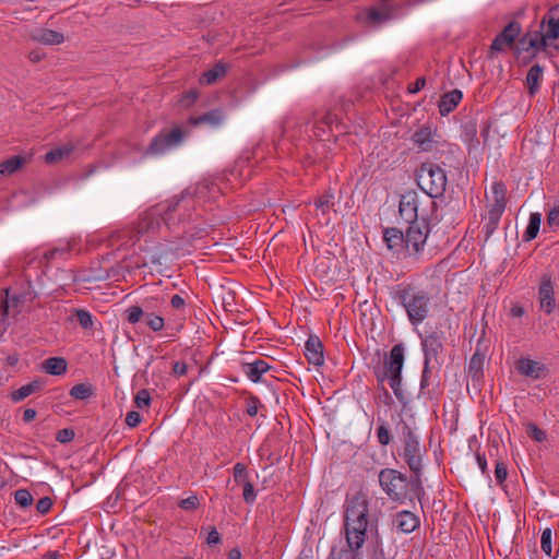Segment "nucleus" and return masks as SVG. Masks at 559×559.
Listing matches in <instances>:
<instances>
[{"mask_svg": "<svg viewBox=\"0 0 559 559\" xmlns=\"http://www.w3.org/2000/svg\"><path fill=\"white\" fill-rule=\"evenodd\" d=\"M419 206L420 200L416 192L409 191L401 197L399 213L409 226L406 234L396 228H386V260L407 262L424 249L429 228L427 214Z\"/></svg>", "mask_w": 559, "mask_h": 559, "instance_id": "obj_1", "label": "nucleus"}, {"mask_svg": "<svg viewBox=\"0 0 559 559\" xmlns=\"http://www.w3.org/2000/svg\"><path fill=\"white\" fill-rule=\"evenodd\" d=\"M210 190L206 182L198 183L193 191L190 188L176 195L164 204H158L145 211L134 225V236L136 240L143 237L152 238L156 235L163 225L169 227L175 224L174 214L178 213V221H186L191 217L190 211L194 206V197L200 199Z\"/></svg>", "mask_w": 559, "mask_h": 559, "instance_id": "obj_2", "label": "nucleus"}, {"mask_svg": "<svg viewBox=\"0 0 559 559\" xmlns=\"http://www.w3.org/2000/svg\"><path fill=\"white\" fill-rule=\"evenodd\" d=\"M360 322L366 329L367 348L364 357L369 371L377 379V393L374 402L378 408L384 403V317L381 310L373 306L361 312Z\"/></svg>", "mask_w": 559, "mask_h": 559, "instance_id": "obj_3", "label": "nucleus"}, {"mask_svg": "<svg viewBox=\"0 0 559 559\" xmlns=\"http://www.w3.org/2000/svg\"><path fill=\"white\" fill-rule=\"evenodd\" d=\"M293 123V119L285 118L282 123V132L286 134ZM295 127L299 133L302 132L308 139L323 141L333 131V124L340 133H344L346 130L345 124L341 121L338 114L334 108H326L323 111L314 110L312 114L302 117L298 121H294Z\"/></svg>", "mask_w": 559, "mask_h": 559, "instance_id": "obj_4", "label": "nucleus"}, {"mask_svg": "<svg viewBox=\"0 0 559 559\" xmlns=\"http://www.w3.org/2000/svg\"><path fill=\"white\" fill-rule=\"evenodd\" d=\"M546 48H559V17H550L540 24V29L526 33L519 41V51L535 55Z\"/></svg>", "mask_w": 559, "mask_h": 559, "instance_id": "obj_5", "label": "nucleus"}, {"mask_svg": "<svg viewBox=\"0 0 559 559\" xmlns=\"http://www.w3.org/2000/svg\"><path fill=\"white\" fill-rule=\"evenodd\" d=\"M362 175L359 180L367 189V195L377 198L378 193L384 189V158L381 152H372L361 164Z\"/></svg>", "mask_w": 559, "mask_h": 559, "instance_id": "obj_6", "label": "nucleus"}, {"mask_svg": "<svg viewBox=\"0 0 559 559\" xmlns=\"http://www.w3.org/2000/svg\"><path fill=\"white\" fill-rule=\"evenodd\" d=\"M404 360L405 348L402 344H397L391 349L389 361L386 360V377L396 399L403 405L407 404L411 400V393L402 383L401 372Z\"/></svg>", "mask_w": 559, "mask_h": 559, "instance_id": "obj_7", "label": "nucleus"}, {"mask_svg": "<svg viewBox=\"0 0 559 559\" xmlns=\"http://www.w3.org/2000/svg\"><path fill=\"white\" fill-rule=\"evenodd\" d=\"M417 181L429 198H438L444 192L448 179L444 169L439 165L424 163L418 170Z\"/></svg>", "mask_w": 559, "mask_h": 559, "instance_id": "obj_8", "label": "nucleus"}, {"mask_svg": "<svg viewBox=\"0 0 559 559\" xmlns=\"http://www.w3.org/2000/svg\"><path fill=\"white\" fill-rule=\"evenodd\" d=\"M189 131L182 126H175L168 130L162 129L151 141L148 146L145 148L144 156H158L166 152L181 145L186 136L189 135Z\"/></svg>", "mask_w": 559, "mask_h": 559, "instance_id": "obj_9", "label": "nucleus"}, {"mask_svg": "<svg viewBox=\"0 0 559 559\" xmlns=\"http://www.w3.org/2000/svg\"><path fill=\"white\" fill-rule=\"evenodd\" d=\"M400 299L413 324H419L427 318L430 305L427 294L414 289H403Z\"/></svg>", "mask_w": 559, "mask_h": 559, "instance_id": "obj_10", "label": "nucleus"}, {"mask_svg": "<svg viewBox=\"0 0 559 559\" xmlns=\"http://www.w3.org/2000/svg\"><path fill=\"white\" fill-rule=\"evenodd\" d=\"M402 435L404 440L403 457L412 471L418 472L421 467L423 454L418 436L406 425L403 426Z\"/></svg>", "mask_w": 559, "mask_h": 559, "instance_id": "obj_11", "label": "nucleus"}, {"mask_svg": "<svg viewBox=\"0 0 559 559\" xmlns=\"http://www.w3.org/2000/svg\"><path fill=\"white\" fill-rule=\"evenodd\" d=\"M520 33V25L516 22H510L492 40L489 50L490 57H493L496 53L506 51L508 48H511Z\"/></svg>", "mask_w": 559, "mask_h": 559, "instance_id": "obj_12", "label": "nucleus"}, {"mask_svg": "<svg viewBox=\"0 0 559 559\" xmlns=\"http://www.w3.org/2000/svg\"><path fill=\"white\" fill-rule=\"evenodd\" d=\"M441 348V342L435 335H429L423 341V350L425 355L423 382L427 379V374L431 369L438 368L441 365L438 357Z\"/></svg>", "mask_w": 559, "mask_h": 559, "instance_id": "obj_13", "label": "nucleus"}, {"mask_svg": "<svg viewBox=\"0 0 559 559\" xmlns=\"http://www.w3.org/2000/svg\"><path fill=\"white\" fill-rule=\"evenodd\" d=\"M226 120V112L223 108H214L199 116H190L186 124L192 128L209 127L216 129Z\"/></svg>", "mask_w": 559, "mask_h": 559, "instance_id": "obj_14", "label": "nucleus"}, {"mask_svg": "<svg viewBox=\"0 0 559 559\" xmlns=\"http://www.w3.org/2000/svg\"><path fill=\"white\" fill-rule=\"evenodd\" d=\"M386 475V496L393 501L403 502L407 497L408 483L404 475L390 469Z\"/></svg>", "mask_w": 559, "mask_h": 559, "instance_id": "obj_15", "label": "nucleus"}, {"mask_svg": "<svg viewBox=\"0 0 559 559\" xmlns=\"http://www.w3.org/2000/svg\"><path fill=\"white\" fill-rule=\"evenodd\" d=\"M368 502L364 495L357 493L345 502L344 521L368 519Z\"/></svg>", "mask_w": 559, "mask_h": 559, "instance_id": "obj_16", "label": "nucleus"}, {"mask_svg": "<svg viewBox=\"0 0 559 559\" xmlns=\"http://www.w3.org/2000/svg\"><path fill=\"white\" fill-rule=\"evenodd\" d=\"M538 298L540 309L544 310L547 314H550L556 307V300L554 284L549 275H544L542 277L538 289Z\"/></svg>", "mask_w": 559, "mask_h": 559, "instance_id": "obj_17", "label": "nucleus"}, {"mask_svg": "<svg viewBox=\"0 0 559 559\" xmlns=\"http://www.w3.org/2000/svg\"><path fill=\"white\" fill-rule=\"evenodd\" d=\"M323 344L319 336L309 335L305 344V356L309 364L320 367L324 362Z\"/></svg>", "mask_w": 559, "mask_h": 559, "instance_id": "obj_18", "label": "nucleus"}, {"mask_svg": "<svg viewBox=\"0 0 559 559\" xmlns=\"http://www.w3.org/2000/svg\"><path fill=\"white\" fill-rule=\"evenodd\" d=\"M242 372L253 382H263L262 376L272 370L273 367L264 359H255L252 362H243L241 365Z\"/></svg>", "mask_w": 559, "mask_h": 559, "instance_id": "obj_19", "label": "nucleus"}, {"mask_svg": "<svg viewBox=\"0 0 559 559\" xmlns=\"http://www.w3.org/2000/svg\"><path fill=\"white\" fill-rule=\"evenodd\" d=\"M419 518L406 510L399 512L393 520V525L397 531L405 534L414 532L419 526Z\"/></svg>", "mask_w": 559, "mask_h": 559, "instance_id": "obj_20", "label": "nucleus"}, {"mask_svg": "<svg viewBox=\"0 0 559 559\" xmlns=\"http://www.w3.org/2000/svg\"><path fill=\"white\" fill-rule=\"evenodd\" d=\"M516 369L520 374L533 379L542 378L546 371L543 364L530 358H520L516 364Z\"/></svg>", "mask_w": 559, "mask_h": 559, "instance_id": "obj_21", "label": "nucleus"}, {"mask_svg": "<svg viewBox=\"0 0 559 559\" xmlns=\"http://www.w3.org/2000/svg\"><path fill=\"white\" fill-rule=\"evenodd\" d=\"M45 385H46V381L43 378L37 377L29 383L22 385L20 389L13 391L10 394V397L15 403L21 402V401L25 400L26 397H28L29 395L43 391Z\"/></svg>", "mask_w": 559, "mask_h": 559, "instance_id": "obj_22", "label": "nucleus"}, {"mask_svg": "<svg viewBox=\"0 0 559 559\" xmlns=\"http://www.w3.org/2000/svg\"><path fill=\"white\" fill-rule=\"evenodd\" d=\"M435 136V129L429 124L419 127L413 134L414 144L421 151H428L431 147Z\"/></svg>", "mask_w": 559, "mask_h": 559, "instance_id": "obj_23", "label": "nucleus"}, {"mask_svg": "<svg viewBox=\"0 0 559 559\" xmlns=\"http://www.w3.org/2000/svg\"><path fill=\"white\" fill-rule=\"evenodd\" d=\"M491 193L493 197L495 204L490 210V217L495 221H499L500 216L504 211V187L502 183H493L491 186Z\"/></svg>", "mask_w": 559, "mask_h": 559, "instance_id": "obj_24", "label": "nucleus"}, {"mask_svg": "<svg viewBox=\"0 0 559 559\" xmlns=\"http://www.w3.org/2000/svg\"><path fill=\"white\" fill-rule=\"evenodd\" d=\"M463 94L460 90H453L445 93L439 102V111L441 116H447L460 104Z\"/></svg>", "mask_w": 559, "mask_h": 559, "instance_id": "obj_25", "label": "nucleus"}, {"mask_svg": "<svg viewBox=\"0 0 559 559\" xmlns=\"http://www.w3.org/2000/svg\"><path fill=\"white\" fill-rule=\"evenodd\" d=\"M32 39L44 45H58L63 43L64 36L53 29L40 28L33 33Z\"/></svg>", "mask_w": 559, "mask_h": 559, "instance_id": "obj_26", "label": "nucleus"}, {"mask_svg": "<svg viewBox=\"0 0 559 559\" xmlns=\"http://www.w3.org/2000/svg\"><path fill=\"white\" fill-rule=\"evenodd\" d=\"M227 73V64L225 62H216L211 69L203 72L200 76V83L211 85L224 78Z\"/></svg>", "mask_w": 559, "mask_h": 559, "instance_id": "obj_27", "label": "nucleus"}, {"mask_svg": "<svg viewBox=\"0 0 559 559\" xmlns=\"http://www.w3.org/2000/svg\"><path fill=\"white\" fill-rule=\"evenodd\" d=\"M43 369L51 376L64 374L68 370V362L63 357H49L43 362Z\"/></svg>", "mask_w": 559, "mask_h": 559, "instance_id": "obj_28", "label": "nucleus"}, {"mask_svg": "<svg viewBox=\"0 0 559 559\" xmlns=\"http://www.w3.org/2000/svg\"><path fill=\"white\" fill-rule=\"evenodd\" d=\"M347 546L350 549H359L366 538L367 528H357L354 526L344 527Z\"/></svg>", "mask_w": 559, "mask_h": 559, "instance_id": "obj_29", "label": "nucleus"}, {"mask_svg": "<svg viewBox=\"0 0 559 559\" xmlns=\"http://www.w3.org/2000/svg\"><path fill=\"white\" fill-rule=\"evenodd\" d=\"M26 159L21 155H14L10 158L0 163V175L1 176H10L17 171L24 164Z\"/></svg>", "mask_w": 559, "mask_h": 559, "instance_id": "obj_30", "label": "nucleus"}, {"mask_svg": "<svg viewBox=\"0 0 559 559\" xmlns=\"http://www.w3.org/2000/svg\"><path fill=\"white\" fill-rule=\"evenodd\" d=\"M542 78L543 68L540 66L535 64L528 70L526 75V83L531 95H534L538 91Z\"/></svg>", "mask_w": 559, "mask_h": 559, "instance_id": "obj_31", "label": "nucleus"}, {"mask_svg": "<svg viewBox=\"0 0 559 559\" xmlns=\"http://www.w3.org/2000/svg\"><path fill=\"white\" fill-rule=\"evenodd\" d=\"M314 206L323 215L328 214L334 206V193L331 190L325 191L313 201Z\"/></svg>", "mask_w": 559, "mask_h": 559, "instance_id": "obj_32", "label": "nucleus"}, {"mask_svg": "<svg viewBox=\"0 0 559 559\" xmlns=\"http://www.w3.org/2000/svg\"><path fill=\"white\" fill-rule=\"evenodd\" d=\"M72 152L73 147L71 145L52 148L45 154L44 159L47 164H55L62 160L64 157H69Z\"/></svg>", "mask_w": 559, "mask_h": 559, "instance_id": "obj_33", "label": "nucleus"}, {"mask_svg": "<svg viewBox=\"0 0 559 559\" xmlns=\"http://www.w3.org/2000/svg\"><path fill=\"white\" fill-rule=\"evenodd\" d=\"M540 224H542V214L537 213V212L531 213L528 225L523 235L525 241H531L534 238H536V236L539 231V228H540Z\"/></svg>", "mask_w": 559, "mask_h": 559, "instance_id": "obj_34", "label": "nucleus"}, {"mask_svg": "<svg viewBox=\"0 0 559 559\" xmlns=\"http://www.w3.org/2000/svg\"><path fill=\"white\" fill-rule=\"evenodd\" d=\"M75 319L79 325L85 330H92L94 325L93 316L88 310L85 309H75L70 320Z\"/></svg>", "mask_w": 559, "mask_h": 559, "instance_id": "obj_35", "label": "nucleus"}, {"mask_svg": "<svg viewBox=\"0 0 559 559\" xmlns=\"http://www.w3.org/2000/svg\"><path fill=\"white\" fill-rule=\"evenodd\" d=\"M94 388L90 383H78L70 390V395L75 400H87L94 395Z\"/></svg>", "mask_w": 559, "mask_h": 559, "instance_id": "obj_36", "label": "nucleus"}, {"mask_svg": "<svg viewBox=\"0 0 559 559\" xmlns=\"http://www.w3.org/2000/svg\"><path fill=\"white\" fill-rule=\"evenodd\" d=\"M14 501L21 509H27L33 506L34 498L28 489H17L14 491Z\"/></svg>", "mask_w": 559, "mask_h": 559, "instance_id": "obj_37", "label": "nucleus"}, {"mask_svg": "<svg viewBox=\"0 0 559 559\" xmlns=\"http://www.w3.org/2000/svg\"><path fill=\"white\" fill-rule=\"evenodd\" d=\"M364 20L368 25L380 26L384 21V11L371 8L365 12Z\"/></svg>", "mask_w": 559, "mask_h": 559, "instance_id": "obj_38", "label": "nucleus"}, {"mask_svg": "<svg viewBox=\"0 0 559 559\" xmlns=\"http://www.w3.org/2000/svg\"><path fill=\"white\" fill-rule=\"evenodd\" d=\"M551 539H552V532H551V528L546 527V528L542 532V536H540V548H542V551H543L546 556H548V557H551V554H552Z\"/></svg>", "mask_w": 559, "mask_h": 559, "instance_id": "obj_39", "label": "nucleus"}, {"mask_svg": "<svg viewBox=\"0 0 559 559\" xmlns=\"http://www.w3.org/2000/svg\"><path fill=\"white\" fill-rule=\"evenodd\" d=\"M145 318V323L153 332H159L165 326V320L162 316L156 313H151Z\"/></svg>", "mask_w": 559, "mask_h": 559, "instance_id": "obj_40", "label": "nucleus"}, {"mask_svg": "<svg viewBox=\"0 0 559 559\" xmlns=\"http://www.w3.org/2000/svg\"><path fill=\"white\" fill-rule=\"evenodd\" d=\"M134 404L138 408H146L151 405V394L147 389H141L134 396Z\"/></svg>", "mask_w": 559, "mask_h": 559, "instance_id": "obj_41", "label": "nucleus"}, {"mask_svg": "<svg viewBox=\"0 0 559 559\" xmlns=\"http://www.w3.org/2000/svg\"><path fill=\"white\" fill-rule=\"evenodd\" d=\"M142 318H144L143 309H142V307H140L138 305L130 306L126 310V320L131 324H135V323L140 322V320Z\"/></svg>", "mask_w": 559, "mask_h": 559, "instance_id": "obj_42", "label": "nucleus"}, {"mask_svg": "<svg viewBox=\"0 0 559 559\" xmlns=\"http://www.w3.org/2000/svg\"><path fill=\"white\" fill-rule=\"evenodd\" d=\"M199 96V91L192 88L181 94L179 103L181 104L182 107L189 108L198 100Z\"/></svg>", "mask_w": 559, "mask_h": 559, "instance_id": "obj_43", "label": "nucleus"}, {"mask_svg": "<svg viewBox=\"0 0 559 559\" xmlns=\"http://www.w3.org/2000/svg\"><path fill=\"white\" fill-rule=\"evenodd\" d=\"M259 407H263L260 399L255 395H250L248 399H247V408H246V413L250 416V417H254L257 416L258 414V411H259Z\"/></svg>", "mask_w": 559, "mask_h": 559, "instance_id": "obj_44", "label": "nucleus"}, {"mask_svg": "<svg viewBox=\"0 0 559 559\" xmlns=\"http://www.w3.org/2000/svg\"><path fill=\"white\" fill-rule=\"evenodd\" d=\"M526 432L527 435L535 440L536 442H543L546 439V433L542 429H539L535 424L527 423L526 424Z\"/></svg>", "mask_w": 559, "mask_h": 559, "instance_id": "obj_45", "label": "nucleus"}, {"mask_svg": "<svg viewBox=\"0 0 559 559\" xmlns=\"http://www.w3.org/2000/svg\"><path fill=\"white\" fill-rule=\"evenodd\" d=\"M242 497L248 504H252L257 499V491L250 480L243 483Z\"/></svg>", "mask_w": 559, "mask_h": 559, "instance_id": "obj_46", "label": "nucleus"}, {"mask_svg": "<svg viewBox=\"0 0 559 559\" xmlns=\"http://www.w3.org/2000/svg\"><path fill=\"white\" fill-rule=\"evenodd\" d=\"M234 479L236 483H245L248 479L247 466L242 463H236L233 467Z\"/></svg>", "mask_w": 559, "mask_h": 559, "instance_id": "obj_47", "label": "nucleus"}, {"mask_svg": "<svg viewBox=\"0 0 559 559\" xmlns=\"http://www.w3.org/2000/svg\"><path fill=\"white\" fill-rule=\"evenodd\" d=\"M178 506L185 511H193L199 508L200 501L198 496L192 495L186 499L180 500Z\"/></svg>", "mask_w": 559, "mask_h": 559, "instance_id": "obj_48", "label": "nucleus"}, {"mask_svg": "<svg viewBox=\"0 0 559 559\" xmlns=\"http://www.w3.org/2000/svg\"><path fill=\"white\" fill-rule=\"evenodd\" d=\"M75 437V432L72 428H63L57 431L56 440L62 444L71 442Z\"/></svg>", "mask_w": 559, "mask_h": 559, "instance_id": "obj_49", "label": "nucleus"}, {"mask_svg": "<svg viewBox=\"0 0 559 559\" xmlns=\"http://www.w3.org/2000/svg\"><path fill=\"white\" fill-rule=\"evenodd\" d=\"M53 501L50 497H43L36 503V510L40 515L47 514L52 508Z\"/></svg>", "mask_w": 559, "mask_h": 559, "instance_id": "obj_50", "label": "nucleus"}, {"mask_svg": "<svg viewBox=\"0 0 559 559\" xmlns=\"http://www.w3.org/2000/svg\"><path fill=\"white\" fill-rule=\"evenodd\" d=\"M141 420H142V416L139 412L136 411H130L127 413L126 415V424L130 427V428H135L138 427L140 424H141Z\"/></svg>", "mask_w": 559, "mask_h": 559, "instance_id": "obj_51", "label": "nucleus"}, {"mask_svg": "<svg viewBox=\"0 0 559 559\" xmlns=\"http://www.w3.org/2000/svg\"><path fill=\"white\" fill-rule=\"evenodd\" d=\"M547 224L551 228H557L559 226V204L555 205L547 215Z\"/></svg>", "mask_w": 559, "mask_h": 559, "instance_id": "obj_52", "label": "nucleus"}, {"mask_svg": "<svg viewBox=\"0 0 559 559\" xmlns=\"http://www.w3.org/2000/svg\"><path fill=\"white\" fill-rule=\"evenodd\" d=\"M355 549H341L335 556V549L333 548L330 554V559H355L356 555L354 552Z\"/></svg>", "mask_w": 559, "mask_h": 559, "instance_id": "obj_53", "label": "nucleus"}, {"mask_svg": "<svg viewBox=\"0 0 559 559\" xmlns=\"http://www.w3.org/2000/svg\"><path fill=\"white\" fill-rule=\"evenodd\" d=\"M508 476V469L503 462H498L495 467V477L499 484H502Z\"/></svg>", "mask_w": 559, "mask_h": 559, "instance_id": "obj_54", "label": "nucleus"}, {"mask_svg": "<svg viewBox=\"0 0 559 559\" xmlns=\"http://www.w3.org/2000/svg\"><path fill=\"white\" fill-rule=\"evenodd\" d=\"M157 302L158 298H151L150 300H145L141 306L143 309V317H147L151 313H155L154 308L156 307Z\"/></svg>", "mask_w": 559, "mask_h": 559, "instance_id": "obj_55", "label": "nucleus"}, {"mask_svg": "<svg viewBox=\"0 0 559 559\" xmlns=\"http://www.w3.org/2000/svg\"><path fill=\"white\" fill-rule=\"evenodd\" d=\"M376 433H377V437H378V440H379L380 444L384 445V438H385V435H384V421H382V419L380 417V411H378V420H377Z\"/></svg>", "mask_w": 559, "mask_h": 559, "instance_id": "obj_56", "label": "nucleus"}, {"mask_svg": "<svg viewBox=\"0 0 559 559\" xmlns=\"http://www.w3.org/2000/svg\"><path fill=\"white\" fill-rule=\"evenodd\" d=\"M206 542L210 546L217 545L222 542L221 534L217 532L215 527H212L209 532Z\"/></svg>", "mask_w": 559, "mask_h": 559, "instance_id": "obj_57", "label": "nucleus"}, {"mask_svg": "<svg viewBox=\"0 0 559 559\" xmlns=\"http://www.w3.org/2000/svg\"><path fill=\"white\" fill-rule=\"evenodd\" d=\"M170 306L175 309V310H180V309H183L185 306H186V300L185 298H182L181 295H174L170 299Z\"/></svg>", "mask_w": 559, "mask_h": 559, "instance_id": "obj_58", "label": "nucleus"}, {"mask_svg": "<svg viewBox=\"0 0 559 559\" xmlns=\"http://www.w3.org/2000/svg\"><path fill=\"white\" fill-rule=\"evenodd\" d=\"M354 106V102L350 98L341 97L338 100L340 109L347 116L350 108Z\"/></svg>", "mask_w": 559, "mask_h": 559, "instance_id": "obj_59", "label": "nucleus"}, {"mask_svg": "<svg viewBox=\"0 0 559 559\" xmlns=\"http://www.w3.org/2000/svg\"><path fill=\"white\" fill-rule=\"evenodd\" d=\"M187 373V365L183 361H175L173 364V374L181 377Z\"/></svg>", "mask_w": 559, "mask_h": 559, "instance_id": "obj_60", "label": "nucleus"}, {"mask_svg": "<svg viewBox=\"0 0 559 559\" xmlns=\"http://www.w3.org/2000/svg\"><path fill=\"white\" fill-rule=\"evenodd\" d=\"M426 85V80L424 78H418L414 84L408 86L409 94H416L421 91Z\"/></svg>", "mask_w": 559, "mask_h": 559, "instance_id": "obj_61", "label": "nucleus"}, {"mask_svg": "<svg viewBox=\"0 0 559 559\" xmlns=\"http://www.w3.org/2000/svg\"><path fill=\"white\" fill-rule=\"evenodd\" d=\"M344 527L350 528V526L357 527V528H367L368 526V519L366 520H358V521H344Z\"/></svg>", "mask_w": 559, "mask_h": 559, "instance_id": "obj_62", "label": "nucleus"}, {"mask_svg": "<svg viewBox=\"0 0 559 559\" xmlns=\"http://www.w3.org/2000/svg\"><path fill=\"white\" fill-rule=\"evenodd\" d=\"M476 462H477V465H478L481 474L483 475H487L488 466H487L486 457L484 455H481L480 453H477L476 454Z\"/></svg>", "mask_w": 559, "mask_h": 559, "instance_id": "obj_63", "label": "nucleus"}, {"mask_svg": "<svg viewBox=\"0 0 559 559\" xmlns=\"http://www.w3.org/2000/svg\"><path fill=\"white\" fill-rule=\"evenodd\" d=\"M37 412L34 408H26L23 413V420L29 423L36 418Z\"/></svg>", "mask_w": 559, "mask_h": 559, "instance_id": "obj_64", "label": "nucleus"}]
</instances>
